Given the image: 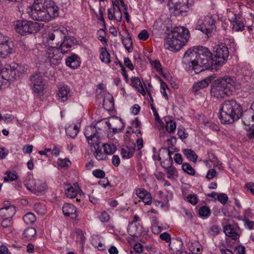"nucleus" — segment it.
<instances>
[{"instance_id":"53","label":"nucleus","mask_w":254,"mask_h":254,"mask_svg":"<svg viewBox=\"0 0 254 254\" xmlns=\"http://www.w3.org/2000/svg\"><path fill=\"white\" fill-rule=\"evenodd\" d=\"M151 65L158 71L162 70V66L160 62L158 60L150 62Z\"/></svg>"},{"instance_id":"22","label":"nucleus","mask_w":254,"mask_h":254,"mask_svg":"<svg viewBox=\"0 0 254 254\" xmlns=\"http://www.w3.org/2000/svg\"><path fill=\"white\" fill-rule=\"evenodd\" d=\"M169 248L174 254H184L185 253L183 249V243L180 239H176L170 243Z\"/></svg>"},{"instance_id":"3","label":"nucleus","mask_w":254,"mask_h":254,"mask_svg":"<svg viewBox=\"0 0 254 254\" xmlns=\"http://www.w3.org/2000/svg\"><path fill=\"white\" fill-rule=\"evenodd\" d=\"M67 29L62 27L45 36L43 37V42L45 44H52L53 41L56 39L58 41L56 43L57 47L64 55L70 51L72 47L76 42L75 38L67 36Z\"/></svg>"},{"instance_id":"2","label":"nucleus","mask_w":254,"mask_h":254,"mask_svg":"<svg viewBox=\"0 0 254 254\" xmlns=\"http://www.w3.org/2000/svg\"><path fill=\"white\" fill-rule=\"evenodd\" d=\"M27 12L35 20L47 22L58 16L59 8L52 0H35Z\"/></svg>"},{"instance_id":"14","label":"nucleus","mask_w":254,"mask_h":254,"mask_svg":"<svg viewBox=\"0 0 254 254\" xmlns=\"http://www.w3.org/2000/svg\"><path fill=\"white\" fill-rule=\"evenodd\" d=\"M168 5L170 12L175 13L181 11L185 6L189 8L192 3L190 2V0H169Z\"/></svg>"},{"instance_id":"58","label":"nucleus","mask_w":254,"mask_h":254,"mask_svg":"<svg viewBox=\"0 0 254 254\" xmlns=\"http://www.w3.org/2000/svg\"><path fill=\"white\" fill-rule=\"evenodd\" d=\"M133 249L134 250V252H130L131 253H137L139 254H141L143 251V246L140 243H136L134 245Z\"/></svg>"},{"instance_id":"16","label":"nucleus","mask_w":254,"mask_h":254,"mask_svg":"<svg viewBox=\"0 0 254 254\" xmlns=\"http://www.w3.org/2000/svg\"><path fill=\"white\" fill-rule=\"evenodd\" d=\"M63 212L65 216H69L72 219L78 222L79 220L76 207L71 204L65 203L63 206Z\"/></svg>"},{"instance_id":"32","label":"nucleus","mask_w":254,"mask_h":254,"mask_svg":"<svg viewBox=\"0 0 254 254\" xmlns=\"http://www.w3.org/2000/svg\"><path fill=\"white\" fill-rule=\"evenodd\" d=\"M127 37L126 38H122V43L128 52L130 53L132 51V42L131 37L129 36V33L127 30H126Z\"/></svg>"},{"instance_id":"60","label":"nucleus","mask_w":254,"mask_h":254,"mask_svg":"<svg viewBox=\"0 0 254 254\" xmlns=\"http://www.w3.org/2000/svg\"><path fill=\"white\" fill-rule=\"evenodd\" d=\"M125 65L129 68L131 70H133L134 69V66L132 64L130 60L128 58H125L124 59Z\"/></svg>"},{"instance_id":"49","label":"nucleus","mask_w":254,"mask_h":254,"mask_svg":"<svg viewBox=\"0 0 254 254\" xmlns=\"http://www.w3.org/2000/svg\"><path fill=\"white\" fill-rule=\"evenodd\" d=\"M175 138L174 137H170L166 140L165 144L167 148L171 149L172 150L174 149V140H175Z\"/></svg>"},{"instance_id":"55","label":"nucleus","mask_w":254,"mask_h":254,"mask_svg":"<svg viewBox=\"0 0 254 254\" xmlns=\"http://www.w3.org/2000/svg\"><path fill=\"white\" fill-rule=\"evenodd\" d=\"M245 226L249 229H254V222L246 218L243 219Z\"/></svg>"},{"instance_id":"38","label":"nucleus","mask_w":254,"mask_h":254,"mask_svg":"<svg viewBox=\"0 0 254 254\" xmlns=\"http://www.w3.org/2000/svg\"><path fill=\"white\" fill-rule=\"evenodd\" d=\"M23 221L27 225L33 224L36 220V217L34 213L29 212L24 215Z\"/></svg>"},{"instance_id":"18","label":"nucleus","mask_w":254,"mask_h":254,"mask_svg":"<svg viewBox=\"0 0 254 254\" xmlns=\"http://www.w3.org/2000/svg\"><path fill=\"white\" fill-rule=\"evenodd\" d=\"M230 20L233 30L239 32L242 31L244 29L245 24L240 14H235L234 17Z\"/></svg>"},{"instance_id":"10","label":"nucleus","mask_w":254,"mask_h":254,"mask_svg":"<svg viewBox=\"0 0 254 254\" xmlns=\"http://www.w3.org/2000/svg\"><path fill=\"white\" fill-rule=\"evenodd\" d=\"M64 54L57 47H50L46 51V61L52 66L59 65L62 60Z\"/></svg>"},{"instance_id":"31","label":"nucleus","mask_w":254,"mask_h":254,"mask_svg":"<svg viewBox=\"0 0 254 254\" xmlns=\"http://www.w3.org/2000/svg\"><path fill=\"white\" fill-rule=\"evenodd\" d=\"M36 234V229L33 227L26 228L23 233V239L31 241L35 239Z\"/></svg>"},{"instance_id":"50","label":"nucleus","mask_w":254,"mask_h":254,"mask_svg":"<svg viewBox=\"0 0 254 254\" xmlns=\"http://www.w3.org/2000/svg\"><path fill=\"white\" fill-rule=\"evenodd\" d=\"M139 39L143 41L146 40L149 37V34L147 30H143L138 35Z\"/></svg>"},{"instance_id":"15","label":"nucleus","mask_w":254,"mask_h":254,"mask_svg":"<svg viewBox=\"0 0 254 254\" xmlns=\"http://www.w3.org/2000/svg\"><path fill=\"white\" fill-rule=\"evenodd\" d=\"M73 92L71 89L67 85H64L59 88L57 99L59 102L64 103L69 100L71 97Z\"/></svg>"},{"instance_id":"11","label":"nucleus","mask_w":254,"mask_h":254,"mask_svg":"<svg viewBox=\"0 0 254 254\" xmlns=\"http://www.w3.org/2000/svg\"><path fill=\"white\" fill-rule=\"evenodd\" d=\"M99 125H103L104 129L106 127L112 129L114 133L120 132L123 129L125 126L122 120L118 117L113 118L109 121L102 120L99 122Z\"/></svg>"},{"instance_id":"24","label":"nucleus","mask_w":254,"mask_h":254,"mask_svg":"<svg viewBox=\"0 0 254 254\" xmlns=\"http://www.w3.org/2000/svg\"><path fill=\"white\" fill-rule=\"evenodd\" d=\"M142 232V227L139 223L130 222L127 228V232L132 237H137Z\"/></svg>"},{"instance_id":"46","label":"nucleus","mask_w":254,"mask_h":254,"mask_svg":"<svg viewBox=\"0 0 254 254\" xmlns=\"http://www.w3.org/2000/svg\"><path fill=\"white\" fill-rule=\"evenodd\" d=\"M57 163L58 165L61 167L62 168L67 167L71 164L70 161L67 158H59L57 161Z\"/></svg>"},{"instance_id":"21","label":"nucleus","mask_w":254,"mask_h":254,"mask_svg":"<svg viewBox=\"0 0 254 254\" xmlns=\"http://www.w3.org/2000/svg\"><path fill=\"white\" fill-rule=\"evenodd\" d=\"M16 75L15 70L11 66L7 65L1 69L0 76L4 80L9 81L12 80Z\"/></svg>"},{"instance_id":"41","label":"nucleus","mask_w":254,"mask_h":254,"mask_svg":"<svg viewBox=\"0 0 254 254\" xmlns=\"http://www.w3.org/2000/svg\"><path fill=\"white\" fill-rule=\"evenodd\" d=\"M34 209L38 213L43 215L46 211V208L44 203L37 202L34 205Z\"/></svg>"},{"instance_id":"23","label":"nucleus","mask_w":254,"mask_h":254,"mask_svg":"<svg viewBox=\"0 0 254 254\" xmlns=\"http://www.w3.org/2000/svg\"><path fill=\"white\" fill-rule=\"evenodd\" d=\"M15 208L12 205H8L6 207L1 208L0 209V217L11 219L15 214Z\"/></svg>"},{"instance_id":"47","label":"nucleus","mask_w":254,"mask_h":254,"mask_svg":"<svg viewBox=\"0 0 254 254\" xmlns=\"http://www.w3.org/2000/svg\"><path fill=\"white\" fill-rule=\"evenodd\" d=\"M98 35V40H100L104 45H107V40L105 38V32L103 30L100 29L97 32Z\"/></svg>"},{"instance_id":"34","label":"nucleus","mask_w":254,"mask_h":254,"mask_svg":"<svg viewBox=\"0 0 254 254\" xmlns=\"http://www.w3.org/2000/svg\"><path fill=\"white\" fill-rule=\"evenodd\" d=\"M184 154L190 161L196 162L197 160V155L195 152L190 149H185L182 151Z\"/></svg>"},{"instance_id":"51","label":"nucleus","mask_w":254,"mask_h":254,"mask_svg":"<svg viewBox=\"0 0 254 254\" xmlns=\"http://www.w3.org/2000/svg\"><path fill=\"white\" fill-rule=\"evenodd\" d=\"M217 199L222 204H224L227 202L228 197L226 194L222 193L217 195Z\"/></svg>"},{"instance_id":"37","label":"nucleus","mask_w":254,"mask_h":254,"mask_svg":"<svg viewBox=\"0 0 254 254\" xmlns=\"http://www.w3.org/2000/svg\"><path fill=\"white\" fill-rule=\"evenodd\" d=\"M104 152L107 155L114 154L116 151V146L112 143H107L103 144Z\"/></svg>"},{"instance_id":"35","label":"nucleus","mask_w":254,"mask_h":254,"mask_svg":"<svg viewBox=\"0 0 254 254\" xmlns=\"http://www.w3.org/2000/svg\"><path fill=\"white\" fill-rule=\"evenodd\" d=\"M166 172L167 174V177L171 180H175L178 177L177 170L173 166H170L166 168Z\"/></svg>"},{"instance_id":"20","label":"nucleus","mask_w":254,"mask_h":254,"mask_svg":"<svg viewBox=\"0 0 254 254\" xmlns=\"http://www.w3.org/2000/svg\"><path fill=\"white\" fill-rule=\"evenodd\" d=\"M136 195L139 197L142 201L147 205H150L152 202V197L150 193L143 188H138L135 190Z\"/></svg>"},{"instance_id":"64","label":"nucleus","mask_w":254,"mask_h":254,"mask_svg":"<svg viewBox=\"0 0 254 254\" xmlns=\"http://www.w3.org/2000/svg\"><path fill=\"white\" fill-rule=\"evenodd\" d=\"M151 230L154 234H158L162 231V228L158 225H152Z\"/></svg>"},{"instance_id":"52","label":"nucleus","mask_w":254,"mask_h":254,"mask_svg":"<svg viewBox=\"0 0 254 254\" xmlns=\"http://www.w3.org/2000/svg\"><path fill=\"white\" fill-rule=\"evenodd\" d=\"M178 135L182 139H185L188 136V134L186 132L185 129L180 127L178 128Z\"/></svg>"},{"instance_id":"19","label":"nucleus","mask_w":254,"mask_h":254,"mask_svg":"<svg viewBox=\"0 0 254 254\" xmlns=\"http://www.w3.org/2000/svg\"><path fill=\"white\" fill-rule=\"evenodd\" d=\"M80 191L81 190L79 187L74 188L72 186H69L65 190V194L67 197L76 198V201L80 202L83 197V194L80 193Z\"/></svg>"},{"instance_id":"61","label":"nucleus","mask_w":254,"mask_h":254,"mask_svg":"<svg viewBox=\"0 0 254 254\" xmlns=\"http://www.w3.org/2000/svg\"><path fill=\"white\" fill-rule=\"evenodd\" d=\"M34 183L33 180H30V182L28 183L27 181L25 182V186L30 190H33L36 189V186L34 185Z\"/></svg>"},{"instance_id":"8","label":"nucleus","mask_w":254,"mask_h":254,"mask_svg":"<svg viewBox=\"0 0 254 254\" xmlns=\"http://www.w3.org/2000/svg\"><path fill=\"white\" fill-rule=\"evenodd\" d=\"M104 130L103 125H99V122L95 126L86 127L84 134L91 147L96 148L99 144V134L101 133V131Z\"/></svg>"},{"instance_id":"17","label":"nucleus","mask_w":254,"mask_h":254,"mask_svg":"<svg viewBox=\"0 0 254 254\" xmlns=\"http://www.w3.org/2000/svg\"><path fill=\"white\" fill-rule=\"evenodd\" d=\"M254 111L253 109H252V106L251 108L245 111L243 113H242V115L241 116L242 122L244 125L248 127V128L247 129H250L252 130V125L254 124V121L253 118H254Z\"/></svg>"},{"instance_id":"9","label":"nucleus","mask_w":254,"mask_h":254,"mask_svg":"<svg viewBox=\"0 0 254 254\" xmlns=\"http://www.w3.org/2000/svg\"><path fill=\"white\" fill-rule=\"evenodd\" d=\"M215 20L210 15L200 17L196 23V28L208 35L216 28Z\"/></svg>"},{"instance_id":"7","label":"nucleus","mask_w":254,"mask_h":254,"mask_svg":"<svg viewBox=\"0 0 254 254\" xmlns=\"http://www.w3.org/2000/svg\"><path fill=\"white\" fill-rule=\"evenodd\" d=\"M16 31L21 35L35 33L42 28V25L36 22L26 20H18L14 25Z\"/></svg>"},{"instance_id":"33","label":"nucleus","mask_w":254,"mask_h":254,"mask_svg":"<svg viewBox=\"0 0 254 254\" xmlns=\"http://www.w3.org/2000/svg\"><path fill=\"white\" fill-rule=\"evenodd\" d=\"M100 59L105 64H110V55L105 48L102 47L100 50Z\"/></svg>"},{"instance_id":"63","label":"nucleus","mask_w":254,"mask_h":254,"mask_svg":"<svg viewBox=\"0 0 254 254\" xmlns=\"http://www.w3.org/2000/svg\"><path fill=\"white\" fill-rule=\"evenodd\" d=\"M216 174V172L215 170L213 169H210L208 170L206 177L209 180L212 179L215 177Z\"/></svg>"},{"instance_id":"40","label":"nucleus","mask_w":254,"mask_h":254,"mask_svg":"<svg viewBox=\"0 0 254 254\" xmlns=\"http://www.w3.org/2000/svg\"><path fill=\"white\" fill-rule=\"evenodd\" d=\"M121 154L123 158L128 159L132 156L133 151L129 149L127 146H124L121 150Z\"/></svg>"},{"instance_id":"5","label":"nucleus","mask_w":254,"mask_h":254,"mask_svg":"<svg viewBox=\"0 0 254 254\" xmlns=\"http://www.w3.org/2000/svg\"><path fill=\"white\" fill-rule=\"evenodd\" d=\"M240 84L236 79L230 77L224 76L216 80L211 86L210 93L216 99L223 98L229 96L240 88Z\"/></svg>"},{"instance_id":"42","label":"nucleus","mask_w":254,"mask_h":254,"mask_svg":"<svg viewBox=\"0 0 254 254\" xmlns=\"http://www.w3.org/2000/svg\"><path fill=\"white\" fill-rule=\"evenodd\" d=\"M166 128L169 133L174 132L176 129V122L172 120L167 121Z\"/></svg>"},{"instance_id":"59","label":"nucleus","mask_w":254,"mask_h":254,"mask_svg":"<svg viewBox=\"0 0 254 254\" xmlns=\"http://www.w3.org/2000/svg\"><path fill=\"white\" fill-rule=\"evenodd\" d=\"M159 237L161 240L165 241L167 243L171 241V236L167 232L161 234Z\"/></svg>"},{"instance_id":"29","label":"nucleus","mask_w":254,"mask_h":254,"mask_svg":"<svg viewBox=\"0 0 254 254\" xmlns=\"http://www.w3.org/2000/svg\"><path fill=\"white\" fill-rule=\"evenodd\" d=\"M11 43L9 41L8 42L0 45V57L1 58H6L11 53Z\"/></svg>"},{"instance_id":"6","label":"nucleus","mask_w":254,"mask_h":254,"mask_svg":"<svg viewBox=\"0 0 254 254\" xmlns=\"http://www.w3.org/2000/svg\"><path fill=\"white\" fill-rule=\"evenodd\" d=\"M242 115L241 106L235 100H227L221 105L219 119L223 124H230Z\"/></svg>"},{"instance_id":"45","label":"nucleus","mask_w":254,"mask_h":254,"mask_svg":"<svg viewBox=\"0 0 254 254\" xmlns=\"http://www.w3.org/2000/svg\"><path fill=\"white\" fill-rule=\"evenodd\" d=\"M210 209L207 206H202L199 209V214L201 216L207 218L210 215Z\"/></svg>"},{"instance_id":"48","label":"nucleus","mask_w":254,"mask_h":254,"mask_svg":"<svg viewBox=\"0 0 254 254\" xmlns=\"http://www.w3.org/2000/svg\"><path fill=\"white\" fill-rule=\"evenodd\" d=\"M100 220L103 223L108 222L110 219L109 214L105 211H102L99 216Z\"/></svg>"},{"instance_id":"36","label":"nucleus","mask_w":254,"mask_h":254,"mask_svg":"<svg viewBox=\"0 0 254 254\" xmlns=\"http://www.w3.org/2000/svg\"><path fill=\"white\" fill-rule=\"evenodd\" d=\"M94 148L95 150L94 152V155L97 160H106L108 159L107 154L105 152L103 153L101 149L99 148V145L96 148Z\"/></svg>"},{"instance_id":"54","label":"nucleus","mask_w":254,"mask_h":254,"mask_svg":"<svg viewBox=\"0 0 254 254\" xmlns=\"http://www.w3.org/2000/svg\"><path fill=\"white\" fill-rule=\"evenodd\" d=\"M246 249L245 247L239 245L235 248L234 254H245Z\"/></svg>"},{"instance_id":"62","label":"nucleus","mask_w":254,"mask_h":254,"mask_svg":"<svg viewBox=\"0 0 254 254\" xmlns=\"http://www.w3.org/2000/svg\"><path fill=\"white\" fill-rule=\"evenodd\" d=\"M12 224L11 219L3 218L1 222V226L3 228H9Z\"/></svg>"},{"instance_id":"4","label":"nucleus","mask_w":254,"mask_h":254,"mask_svg":"<svg viewBox=\"0 0 254 254\" xmlns=\"http://www.w3.org/2000/svg\"><path fill=\"white\" fill-rule=\"evenodd\" d=\"M190 37V32L187 28L176 27L168 33L164 40V47L171 51H177L188 42Z\"/></svg>"},{"instance_id":"39","label":"nucleus","mask_w":254,"mask_h":254,"mask_svg":"<svg viewBox=\"0 0 254 254\" xmlns=\"http://www.w3.org/2000/svg\"><path fill=\"white\" fill-rule=\"evenodd\" d=\"M113 97L109 95L108 98H104L103 101V105L104 108L107 110H111L114 107V102Z\"/></svg>"},{"instance_id":"57","label":"nucleus","mask_w":254,"mask_h":254,"mask_svg":"<svg viewBox=\"0 0 254 254\" xmlns=\"http://www.w3.org/2000/svg\"><path fill=\"white\" fill-rule=\"evenodd\" d=\"M93 175L98 178H103L105 176V173L99 169H97L93 172Z\"/></svg>"},{"instance_id":"43","label":"nucleus","mask_w":254,"mask_h":254,"mask_svg":"<svg viewBox=\"0 0 254 254\" xmlns=\"http://www.w3.org/2000/svg\"><path fill=\"white\" fill-rule=\"evenodd\" d=\"M4 177V182L13 181L17 179L16 173L14 172H6Z\"/></svg>"},{"instance_id":"1","label":"nucleus","mask_w":254,"mask_h":254,"mask_svg":"<svg viewBox=\"0 0 254 254\" xmlns=\"http://www.w3.org/2000/svg\"><path fill=\"white\" fill-rule=\"evenodd\" d=\"M212 54L207 48L199 46L197 51L188 50L185 53L182 63L184 67L192 69L195 73L209 68L213 64Z\"/></svg>"},{"instance_id":"12","label":"nucleus","mask_w":254,"mask_h":254,"mask_svg":"<svg viewBox=\"0 0 254 254\" xmlns=\"http://www.w3.org/2000/svg\"><path fill=\"white\" fill-rule=\"evenodd\" d=\"M214 54L216 59L215 64L222 65L228 57L229 51L225 45L221 43L215 46L214 50Z\"/></svg>"},{"instance_id":"28","label":"nucleus","mask_w":254,"mask_h":254,"mask_svg":"<svg viewBox=\"0 0 254 254\" xmlns=\"http://www.w3.org/2000/svg\"><path fill=\"white\" fill-rule=\"evenodd\" d=\"M214 79V77L213 76H209L205 79L202 80L195 83L193 84L192 86L193 90L194 91H197L200 89H203L207 87L209 83Z\"/></svg>"},{"instance_id":"27","label":"nucleus","mask_w":254,"mask_h":254,"mask_svg":"<svg viewBox=\"0 0 254 254\" xmlns=\"http://www.w3.org/2000/svg\"><path fill=\"white\" fill-rule=\"evenodd\" d=\"M65 64L67 66L70 68L76 69L80 65V59L77 55L73 54L67 58Z\"/></svg>"},{"instance_id":"44","label":"nucleus","mask_w":254,"mask_h":254,"mask_svg":"<svg viewBox=\"0 0 254 254\" xmlns=\"http://www.w3.org/2000/svg\"><path fill=\"white\" fill-rule=\"evenodd\" d=\"M182 169L189 175L194 176L195 175V170L189 163H184L182 165Z\"/></svg>"},{"instance_id":"56","label":"nucleus","mask_w":254,"mask_h":254,"mask_svg":"<svg viewBox=\"0 0 254 254\" xmlns=\"http://www.w3.org/2000/svg\"><path fill=\"white\" fill-rule=\"evenodd\" d=\"M188 201L193 205H195L197 202V196L195 194H190L188 196Z\"/></svg>"},{"instance_id":"13","label":"nucleus","mask_w":254,"mask_h":254,"mask_svg":"<svg viewBox=\"0 0 254 254\" xmlns=\"http://www.w3.org/2000/svg\"><path fill=\"white\" fill-rule=\"evenodd\" d=\"M30 80L33 92L39 95L42 94L46 88V84L42 74L39 73L32 75Z\"/></svg>"},{"instance_id":"25","label":"nucleus","mask_w":254,"mask_h":254,"mask_svg":"<svg viewBox=\"0 0 254 254\" xmlns=\"http://www.w3.org/2000/svg\"><path fill=\"white\" fill-rule=\"evenodd\" d=\"M223 231L225 235L233 240H237L239 235L237 232V228L231 224H227L223 227Z\"/></svg>"},{"instance_id":"26","label":"nucleus","mask_w":254,"mask_h":254,"mask_svg":"<svg viewBox=\"0 0 254 254\" xmlns=\"http://www.w3.org/2000/svg\"><path fill=\"white\" fill-rule=\"evenodd\" d=\"M130 85L134 88L138 92L141 94L142 95H145V91L140 79L138 77L133 76L131 78Z\"/></svg>"},{"instance_id":"30","label":"nucleus","mask_w":254,"mask_h":254,"mask_svg":"<svg viewBox=\"0 0 254 254\" xmlns=\"http://www.w3.org/2000/svg\"><path fill=\"white\" fill-rule=\"evenodd\" d=\"M65 132L67 135L74 138L79 132V127L77 125H69L65 128Z\"/></svg>"}]
</instances>
